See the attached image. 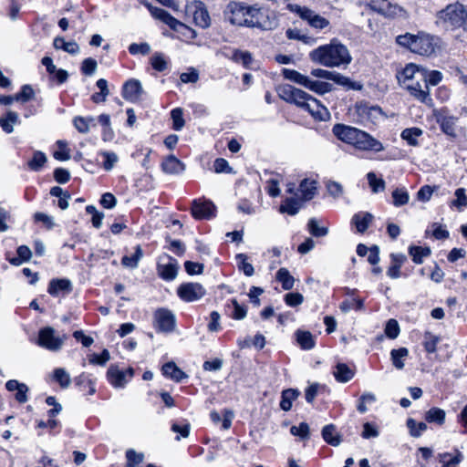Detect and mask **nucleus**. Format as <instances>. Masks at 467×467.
<instances>
[{
    "label": "nucleus",
    "instance_id": "a211bd4d",
    "mask_svg": "<svg viewBox=\"0 0 467 467\" xmlns=\"http://www.w3.org/2000/svg\"><path fill=\"white\" fill-rule=\"evenodd\" d=\"M215 206L212 202L195 200L192 207V214L195 219H210L214 215Z\"/></svg>",
    "mask_w": 467,
    "mask_h": 467
},
{
    "label": "nucleus",
    "instance_id": "864d4df0",
    "mask_svg": "<svg viewBox=\"0 0 467 467\" xmlns=\"http://www.w3.org/2000/svg\"><path fill=\"white\" fill-rule=\"evenodd\" d=\"M283 75H284L285 78L294 81V82H296L299 85H302L304 87L306 86V83L307 78H308L305 75H302L301 73H299L296 70L288 69V68L283 69Z\"/></svg>",
    "mask_w": 467,
    "mask_h": 467
},
{
    "label": "nucleus",
    "instance_id": "a878e982",
    "mask_svg": "<svg viewBox=\"0 0 467 467\" xmlns=\"http://www.w3.org/2000/svg\"><path fill=\"white\" fill-rule=\"evenodd\" d=\"M162 374L177 382L182 381L187 378V375L181 370L174 362H168L161 368Z\"/></svg>",
    "mask_w": 467,
    "mask_h": 467
},
{
    "label": "nucleus",
    "instance_id": "09e8293b",
    "mask_svg": "<svg viewBox=\"0 0 467 467\" xmlns=\"http://www.w3.org/2000/svg\"><path fill=\"white\" fill-rule=\"evenodd\" d=\"M47 158L42 151L36 150L33 154V158L28 161V167L30 170L37 171L45 165Z\"/></svg>",
    "mask_w": 467,
    "mask_h": 467
},
{
    "label": "nucleus",
    "instance_id": "b1692460",
    "mask_svg": "<svg viewBox=\"0 0 467 467\" xmlns=\"http://www.w3.org/2000/svg\"><path fill=\"white\" fill-rule=\"evenodd\" d=\"M150 12L155 18L164 22L171 28H177L178 26H182L180 25V21L173 17L170 13H168L164 9L155 7L150 9Z\"/></svg>",
    "mask_w": 467,
    "mask_h": 467
},
{
    "label": "nucleus",
    "instance_id": "58836bf2",
    "mask_svg": "<svg viewBox=\"0 0 467 467\" xmlns=\"http://www.w3.org/2000/svg\"><path fill=\"white\" fill-rule=\"evenodd\" d=\"M142 255H143V252H142L140 245H137L135 247V253L132 255H130V256L125 255L122 257L121 264L125 267L134 269L138 266L139 262L141 259Z\"/></svg>",
    "mask_w": 467,
    "mask_h": 467
},
{
    "label": "nucleus",
    "instance_id": "0eeeda50",
    "mask_svg": "<svg viewBox=\"0 0 467 467\" xmlns=\"http://www.w3.org/2000/svg\"><path fill=\"white\" fill-rule=\"evenodd\" d=\"M185 14L188 16H192L193 22L197 26L208 28L211 26L209 13L204 4L201 1L194 0L189 2L185 6Z\"/></svg>",
    "mask_w": 467,
    "mask_h": 467
},
{
    "label": "nucleus",
    "instance_id": "c9c22d12",
    "mask_svg": "<svg viewBox=\"0 0 467 467\" xmlns=\"http://www.w3.org/2000/svg\"><path fill=\"white\" fill-rule=\"evenodd\" d=\"M439 458L442 467H458L463 460V455L461 451H457L454 455L448 452L441 453Z\"/></svg>",
    "mask_w": 467,
    "mask_h": 467
},
{
    "label": "nucleus",
    "instance_id": "2eb2a0df",
    "mask_svg": "<svg viewBox=\"0 0 467 467\" xmlns=\"http://www.w3.org/2000/svg\"><path fill=\"white\" fill-rule=\"evenodd\" d=\"M244 5L237 2H231L226 7L225 16L233 25L244 26L245 21H247V19L244 18Z\"/></svg>",
    "mask_w": 467,
    "mask_h": 467
},
{
    "label": "nucleus",
    "instance_id": "dca6fc26",
    "mask_svg": "<svg viewBox=\"0 0 467 467\" xmlns=\"http://www.w3.org/2000/svg\"><path fill=\"white\" fill-rule=\"evenodd\" d=\"M252 23L255 25V27L263 30H272L278 26V18L274 11L266 8H260L259 18L255 22Z\"/></svg>",
    "mask_w": 467,
    "mask_h": 467
},
{
    "label": "nucleus",
    "instance_id": "6ab92c4d",
    "mask_svg": "<svg viewBox=\"0 0 467 467\" xmlns=\"http://www.w3.org/2000/svg\"><path fill=\"white\" fill-rule=\"evenodd\" d=\"M167 263H160L158 265L159 275L166 281H171L176 278L179 270L177 260L167 256Z\"/></svg>",
    "mask_w": 467,
    "mask_h": 467
},
{
    "label": "nucleus",
    "instance_id": "3c124183",
    "mask_svg": "<svg viewBox=\"0 0 467 467\" xmlns=\"http://www.w3.org/2000/svg\"><path fill=\"white\" fill-rule=\"evenodd\" d=\"M392 198L394 206L400 207L409 202L410 195L404 188H397L392 192Z\"/></svg>",
    "mask_w": 467,
    "mask_h": 467
},
{
    "label": "nucleus",
    "instance_id": "9b49d317",
    "mask_svg": "<svg viewBox=\"0 0 467 467\" xmlns=\"http://www.w3.org/2000/svg\"><path fill=\"white\" fill-rule=\"evenodd\" d=\"M178 296L185 302H193L205 295V289L199 283L182 284L177 289Z\"/></svg>",
    "mask_w": 467,
    "mask_h": 467
},
{
    "label": "nucleus",
    "instance_id": "e2e57ef3",
    "mask_svg": "<svg viewBox=\"0 0 467 467\" xmlns=\"http://www.w3.org/2000/svg\"><path fill=\"white\" fill-rule=\"evenodd\" d=\"M376 400V397L374 394L370 393V392H367V393H364L360 398H359V400H358V410L360 412V413H365L368 411V407L367 405L368 404H372L373 402H375Z\"/></svg>",
    "mask_w": 467,
    "mask_h": 467
},
{
    "label": "nucleus",
    "instance_id": "f8f14e48",
    "mask_svg": "<svg viewBox=\"0 0 467 467\" xmlns=\"http://www.w3.org/2000/svg\"><path fill=\"white\" fill-rule=\"evenodd\" d=\"M368 6L388 17H393L403 12V8L397 4H392L389 0H369Z\"/></svg>",
    "mask_w": 467,
    "mask_h": 467
},
{
    "label": "nucleus",
    "instance_id": "393cba45",
    "mask_svg": "<svg viewBox=\"0 0 467 467\" xmlns=\"http://www.w3.org/2000/svg\"><path fill=\"white\" fill-rule=\"evenodd\" d=\"M48 293L52 296H58L60 293L71 291V283L67 279H53L50 281Z\"/></svg>",
    "mask_w": 467,
    "mask_h": 467
},
{
    "label": "nucleus",
    "instance_id": "774afa93",
    "mask_svg": "<svg viewBox=\"0 0 467 467\" xmlns=\"http://www.w3.org/2000/svg\"><path fill=\"white\" fill-rule=\"evenodd\" d=\"M127 467H135L140 463L143 460V455L137 453L133 450H128L126 452Z\"/></svg>",
    "mask_w": 467,
    "mask_h": 467
},
{
    "label": "nucleus",
    "instance_id": "4d7b16f0",
    "mask_svg": "<svg viewBox=\"0 0 467 467\" xmlns=\"http://www.w3.org/2000/svg\"><path fill=\"white\" fill-rule=\"evenodd\" d=\"M94 121L93 118H83V117H76L73 119L74 127L80 133H88L90 130V123Z\"/></svg>",
    "mask_w": 467,
    "mask_h": 467
},
{
    "label": "nucleus",
    "instance_id": "49530a36",
    "mask_svg": "<svg viewBox=\"0 0 467 467\" xmlns=\"http://www.w3.org/2000/svg\"><path fill=\"white\" fill-rule=\"evenodd\" d=\"M308 232L315 237H323L328 234V227L320 226L319 222L316 218H311L307 223Z\"/></svg>",
    "mask_w": 467,
    "mask_h": 467
},
{
    "label": "nucleus",
    "instance_id": "2f4dec72",
    "mask_svg": "<svg viewBox=\"0 0 467 467\" xmlns=\"http://www.w3.org/2000/svg\"><path fill=\"white\" fill-rule=\"evenodd\" d=\"M333 375L338 382H348L354 377V371L346 364L338 363L335 367Z\"/></svg>",
    "mask_w": 467,
    "mask_h": 467
},
{
    "label": "nucleus",
    "instance_id": "72a5a7b5",
    "mask_svg": "<svg viewBox=\"0 0 467 467\" xmlns=\"http://www.w3.org/2000/svg\"><path fill=\"white\" fill-rule=\"evenodd\" d=\"M323 439L332 446H338L341 442V438L336 430L335 425H326L322 430Z\"/></svg>",
    "mask_w": 467,
    "mask_h": 467
},
{
    "label": "nucleus",
    "instance_id": "bf43d9fd",
    "mask_svg": "<svg viewBox=\"0 0 467 467\" xmlns=\"http://www.w3.org/2000/svg\"><path fill=\"white\" fill-rule=\"evenodd\" d=\"M57 145L58 150L53 154L54 158L57 161H67L70 159L69 150L67 143L64 140H57Z\"/></svg>",
    "mask_w": 467,
    "mask_h": 467
},
{
    "label": "nucleus",
    "instance_id": "c85d7f7f",
    "mask_svg": "<svg viewBox=\"0 0 467 467\" xmlns=\"http://www.w3.org/2000/svg\"><path fill=\"white\" fill-rule=\"evenodd\" d=\"M424 418L425 420L429 423H435L439 426H441L445 422L446 412L442 409L432 407L425 412Z\"/></svg>",
    "mask_w": 467,
    "mask_h": 467
},
{
    "label": "nucleus",
    "instance_id": "c03bdc74",
    "mask_svg": "<svg viewBox=\"0 0 467 467\" xmlns=\"http://www.w3.org/2000/svg\"><path fill=\"white\" fill-rule=\"evenodd\" d=\"M53 379L62 389H67L71 384L69 373L63 368H57L53 372Z\"/></svg>",
    "mask_w": 467,
    "mask_h": 467
},
{
    "label": "nucleus",
    "instance_id": "ea45409f",
    "mask_svg": "<svg viewBox=\"0 0 467 467\" xmlns=\"http://www.w3.org/2000/svg\"><path fill=\"white\" fill-rule=\"evenodd\" d=\"M440 341L441 337L439 336L434 335L430 331H426L423 335L422 345L428 353H434Z\"/></svg>",
    "mask_w": 467,
    "mask_h": 467
},
{
    "label": "nucleus",
    "instance_id": "f704fd0d",
    "mask_svg": "<svg viewBox=\"0 0 467 467\" xmlns=\"http://www.w3.org/2000/svg\"><path fill=\"white\" fill-rule=\"evenodd\" d=\"M19 120V116L16 112L8 110L5 117L0 118V127L6 133L14 131V125Z\"/></svg>",
    "mask_w": 467,
    "mask_h": 467
},
{
    "label": "nucleus",
    "instance_id": "4c0bfd02",
    "mask_svg": "<svg viewBox=\"0 0 467 467\" xmlns=\"http://www.w3.org/2000/svg\"><path fill=\"white\" fill-rule=\"evenodd\" d=\"M431 251L429 247L410 246L409 254L411 256L415 264H422L423 259L431 254Z\"/></svg>",
    "mask_w": 467,
    "mask_h": 467
},
{
    "label": "nucleus",
    "instance_id": "5fc2aeb1",
    "mask_svg": "<svg viewBox=\"0 0 467 467\" xmlns=\"http://www.w3.org/2000/svg\"><path fill=\"white\" fill-rule=\"evenodd\" d=\"M99 155L103 158L102 167L106 171H111L119 161L117 154L112 151H101Z\"/></svg>",
    "mask_w": 467,
    "mask_h": 467
},
{
    "label": "nucleus",
    "instance_id": "c756f323",
    "mask_svg": "<svg viewBox=\"0 0 467 467\" xmlns=\"http://www.w3.org/2000/svg\"><path fill=\"white\" fill-rule=\"evenodd\" d=\"M409 357V349L407 348H400L390 351V359L392 365L399 370L405 367V360Z\"/></svg>",
    "mask_w": 467,
    "mask_h": 467
},
{
    "label": "nucleus",
    "instance_id": "bb28decb",
    "mask_svg": "<svg viewBox=\"0 0 467 467\" xmlns=\"http://www.w3.org/2000/svg\"><path fill=\"white\" fill-rule=\"evenodd\" d=\"M301 199L295 197L286 198L280 205L279 212L282 213H288L289 215H296L302 207Z\"/></svg>",
    "mask_w": 467,
    "mask_h": 467
},
{
    "label": "nucleus",
    "instance_id": "e433bc0d",
    "mask_svg": "<svg viewBox=\"0 0 467 467\" xmlns=\"http://www.w3.org/2000/svg\"><path fill=\"white\" fill-rule=\"evenodd\" d=\"M305 88L319 95L327 93L332 90V85L330 83L319 80H312L309 78H307Z\"/></svg>",
    "mask_w": 467,
    "mask_h": 467
},
{
    "label": "nucleus",
    "instance_id": "a18cd8bd",
    "mask_svg": "<svg viewBox=\"0 0 467 467\" xmlns=\"http://www.w3.org/2000/svg\"><path fill=\"white\" fill-rule=\"evenodd\" d=\"M407 427L410 431V434L414 438H419L421 434L426 431L427 424L425 422H417L414 419L410 418L407 420Z\"/></svg>",
    "mask_w": 467,
    "mask_h": 467
},
{
    "label": "nucleus",
    "instance_id": "6e6552de",
    "mask_svg": "<svg viewBox=\"0 0 467 467\" xmlns=\"http://www.w3.org/2000/svg\"><path fill=\"white\" fill-rule=\"evenodd\" d=\"M292 10L313 28L324 29L329 26V21L327 18L321 16L308 7L296 5Z\"/></svg>",
    "mask_w": 467,
    "mask_h": 467
},
{
    "label": "nucleus",
    "instance_id": "20e7f679",
    "mask_svg": "<svg viewBox=\"0 0 467 467\" xmlns=\"http://www.w3.org/2000/svg\"><path fill=\"white\" fill-rule=\"evenodd\" d=\"M435 18L436 25L445 29L462 28L467 31V5L459 1L449 4L438 11Z\"/></svg>",
    "mask_w": 467,
    "mask_h": 467
},
{
    "label": "nucleus",
    "instance_id": "f257e3e1",
    "mask_svg": "<svg viewBox=\"0 0 467 467\" xmlns=\"http://www.w3.org/2000/svg\"><path fill=\"white\" fill-rule=\"evenodd\" d=\"M277 93L285 101L294 103L299 108L307 110L317 120L326 121L330 118L328 109L319 100L292 85L285 84L279 86Z\"/></svg>",
    "mask_w": 467,
    "mask_h": 467
},
{
    "label": "nucleus",
    "instance_id": "69168bd1",
    "mask_svg": "<svg viewBox=\"0 0 467 467\" xmlns=\"http://www.w3.org/2000/svg\"><path fill=\"white\" fill-rule=\"evenodd\" d=\"M86 212L88 214L92 215V224L96 228H99L102 224V220L104 218V214L101 212L97 211L96 207L93 205H88L86 207Z\"/></svg>",
    "mask_w": 467,
    "mask_h": 467
},
{
    "label": "nucleus",
    "instance_id": "473e14b6",
    "mask_svg": "<svg viewBox=\"0 0 467 467\" xmlns=\"http://www.w3.org/2000/svg\"><path fill=\"white\" fill-rule=\"evenodd\" d=\"M53 45L56 49H62L71 55H77L80 50L79 46L75 41L67 42L63 37L60 36H57L54 39Z\"/></svg>",
    "mask_w": 467,
    "mask_h": 467
},
{
    "label": "nucleus",
    "instance_id": "79ce46f5",
    "mask_svg": "<svg viewBox=\"0 0 467 467\" xmlns=\"http://www.w3.org/2000/svg\"><path fill=\"white\" fill-rule=\"evenodd\" d=\"M276 279L282 284L285 290H290L295 284V278L286 268H280L276 273Z\"/></svg>",
    "mask_w": 467,
    "mask_h": 467
},
{
    "label": "nucleus",
    "instance_id": "680f3d73",
    "mask_svg": "<svg viewBox=\"0 0 467 467\" xmlns=\"http://www.w3.org/2000/svg\"><path fill=\"white\" fill-rule=\"evenodd\" d=\"M423 73L425 77L424 80L428 88L429 85H438L442 79V74L438 70L427 71L426 69L423 68Z\"/></svg>",
    "mask_w": 467,
    "mask_h": 467
},
{
    "label": "nucleus",
    "instance_id": "f03ea898",
    "mask_svg": "<svg viewBox=\"0 0 467 467\" xmlns=\"http://www.w3.org/2000/svg\"><path fill=\"white\" fill-rule=\"evenodd\" d=\"M311 60L327 67H338L350 64L352 57L348 47L337 38L322 45L309 54Z\"/></svg>",
    "mask_w": 467,
    "mask_h": 467
},
{
    "label": "nucleus",
    "instance_id": "a19ab883",
    "mask_svg": "<svg viewBox=\"0 0 467 467\" xmlns=\"http://www.w3.org/2000/svg\"><path fill=\"white\" fill-rule=\"evenodd\" d=\"M455 199L450 203L451 207H455L459 212L467 207V195L464 188H458L455 192Z\"/></svg>",
    "mask_w": 467,
    "mask_h": 467
},
{
    "label": "nucleus",
    "instance_id": "5701e85b",
    "mask_svg": "<svg viewBox=\"0 0 467 467\" xmlns=\"http://www.w3.org/2000/svg\"><path fill=\"white\" fill-rule=\"evenodd\" d=\"M232 60H234L236 63H242V65L245 68H255V62L252 57V54L248 51H242L238 49H234L232 53V56L230 57Z\"/></svg>",
    "mask_w": 467,
    "mask_h": 467
},
{
    "label": "nucleus",
    "instance_id": "de8ad7c7",
    "mask_svg": "<svg viewBox=\"0 0 467 467\" xmlns=\"http://www.w3.org/2000/svg\"><path fill=\"white\" fill-rule=\"evenodd\" d=\"M422 134L419 128L406 129L401 132V138L411 146L418 145V138Z\"/></svg>",
    "mask_w": 467,
    "mask_h": 467
},
{
    "label": "nucleus",
    "instance_id": "423d86ee",
    "mask_svg": "<svg viewBox=\"0 0 467 467\" xmlns=\"http://www.w3.org/2000/svg\"><path fill=\"white\" fill-rule=\"evenodd\" d=\"M67 339V334H59L54 327H45L39 330L36 343L45 349L57 352L63 348Z\"/></svg>",
    "mask_w": 467,
    "mask_h": 467
},
{
    "label": "nucleus",
    "instance_id": "412c9836",
    "mask_svg": "<svg viewBox=\"0 0 467 467\" xmlns=\"http://www.w3.org/2000/svg\"><path fill=\"white\" fill-rule=\"evenodd\" d=\"M162 171L170 174H178L185 170V165L175 156L170 155L161 164Z\"/></svg>",
    "mask_w": 467,
    "mask_h": 467
},
{
    "label": "nucleus",
    "instance_id": "f3484780",
    "mask_svg": "<svg viewBox=\"0 0 467 467\" xmlns=\"http://www.w3.org/2000/svg\"><path fill=\"white\" fill-rule=\"evenodd\" d=\"M143 94L142 85L140 80L129 79L122 88V97L130 102H137Z\"/></svg>",
    "mask_w": 467,
    "mask_h": 467
},
{
    "label": "nucleus",
    "instance_id": "4be33fe9",
    "mask_svg": "<svg viewBox=\"0 0 467 467\" xmlns=\"http://www.w3.org/2000/svg\"><path fill=\"white\" fill-rule=\"evenodd\" d=\"M299 192L302 202L310 201L317 193V182L309 179L303 180L299 184Z\"/></svg>",
    "mask_w": 467,
    "mask_h": 467
},
{
    "label": "nucleus",
    "instance_id": "cd10ccee",
    "mask_svg": "<svg viewBox=\"0 0 467 467\" xmlns=\"http://www.w3.org/2000/svg\"><path fill=\"white\" fill-rule=\"evenodd\" d=\"M373 220V215L369 213H358L352 217V223L355 224L358 233H364Z\"/></svg>",
    "mask_w": 467,
    "mask_h": 467
},
{
    "label": "nucleus",
    "instance_id": "603ef678",
    "mask_svg": "<svg viewBox=\"0 0 467 467\" xmlns=\"http://www.w3.org/2000/svg\"><path fill=\"white\" fill-rule=\"evenodd\" d=\"M235 258L239 270L243 271L246 276H252L254 273V268L247 262V255L244 254H238Z\"/></svg>",
    "mask_w": 467,
    "mask_h": 467
},
{
    "label": "nucleus",
    "instance_id": "9d476101",
    "mask_svg": "<svg viewBox=\"0 0 467 467\" xmlns=\"http://www.w3.org/2000/svg\"><path fill=\"white\" fill-rule=\"evenodd\" d=\"M423 67L410 63L408 64L400 72L398 73L397 78L399 83L403 88H410L413 89L410 82L418 80H424Z\"/></svg>",
    "mask_w": 467,
    "mask_h": 467
},
{
    "label": "nucleus",
    "instance_id": "7c9ffc66",
    "mask_svg": "<svg viewBox=\"0 0 467 467\" xmlns=\"http://www.w3.org/2000/svg\"><path fill=\"white\" fill-rule=\"evenodd\" d=\"M299 395V390L296 389H287L283 390L281 395L280 408L285 411L290 410L293 401L296 400Z\"/></svg>",
    "mask_w": 467,
    "mask_h": 467
},
{
    "label": "nucleus",
    "instance_id": "37998d69",
    "mask_svg": "<svg viewBox=\"0 0 467 467\" xmlns=\"http://www.w3.org/2000/svg\"><path fill=\"white\" fill-rule=\"evenodd\" d=\"M296 339L298 344L303 349H312L315 347V340L313 335L308 331L296 332Z\"/></svg>",
    "mask_w": 467,
    "mask_h": 467
},
{
    "label": "nucleus",
    "instance_id": "aec40b11",
    "mask_svg": "<svg viewBox=\"0 0 467 467\" xmlns=\"http://www.w3.org/2000/svg\"><path fill=\"white\" fill-rule=\"evenodd\" d=\"M107 379L114 388H124L128 382L126 373L116 366H110L107 372Z\"/></svg>",
    "mask_w": 467,
    "mask_h": 467
},
{
    "label": "nucleus",
    "instance_id": "8fccbe9b",
    "mask_svg": "<svg viewBox=\"0 0 467 467\" xmlns=\"http://www.w3.org/2000/svg\"><path fill=\"white\" fill-rule=\"evenodd\" d=\"M331 80L337 84L346 87L348 89H360L361 86L358 83L352 82L349 78L345 77L337 72H333Z\"/></svg>",
    "mask_w": 467,
    "mask_h": 467
},
{
    "label": "nucleus",
    "instance_id": "39448f33",
    "mask_svg": "<svg viewBox=\"0 0 467 467\" xmlns=\"http://www.w3.org/2000/svg\"><path fill=\"white\" fill-rule=\"evenodd\" d=\"M397 43L421 56H431L434 53L436 46L434 37L424 32H419L417 35L410 33L400 35L397 36Z\"/></svg>",
    "mask_w": 467,
    "mask_h": 467
},
{
    "label": "nucleus",
    "instance_id": "7ed1b4c3",
    "mask_svg": "<svg viewBox=\"0 0 467 467\" xmlns=\"http://www.w3.org/2000/svg\"><path fill=\"white\" fill-rule=\"evenodd\" d=\"M333 133L338 140L359 150L379 152L385 150L383 144L373 136L351 126L337 124L333 128Z\"/></svg>",
    "mask_w": 467,
    "mask_h": 467
},
{
    "label": "nucleus",
    "instance_id": "6e6d98bb",
    "mask_svg": "<svg viewBox=\"0 0 467 467\" xmlns=\"http://www.w3.org/2000/svg\"><path fill=\"white\" fill-rule=\"evenodd\" d=\"M367 179L373 192L376 193L385 190V182L382 179L377 178L374 172H368L367 174Z\"/></svg>",
    "mask_w": 467,
    "mask_h": 467
},
{
    "label": "nucleus",
    "instance_id": "1a4fd4ad",
    "mask_svg": "<svg viewBox=\"0 0 467 467\" xmlns=\"http://www.w3.org/2000/svg\"><path fill=\"white\" fill-rule=\"evenodd\" d=\"M154 326L160 332H172L176 326L175 316L168 309L160 308L154 313Z\"/></svg>",
    "mask_w": 467,
    "mask_h": 467
},
{
    "label": "nucleus",
    "instance_id": "338daca9",
    "mask_svg": "<svg viewBox=\"0 0 467 467\" xmlns=\"http://www.w3.org/2000/svg\"><path fill=\"white\" fill-rule=\"evenodd\" d=\"M110 359V354L109 350L104 349L100 355L92 354L88 361L90 364L104 366Z\"/></svg>",
    "mask_w": 467,
    "mask_h": 467
},
{
    "label": "nucleus",
    "instance_id": "4468645a",
    "mask_svg": "<svg viewBox=\"0 0 467 467\" xmlns=\"http://www.w3.org/2000/svg\"><path fill=\"white\" fill-rule=\"evenodd\" d=\"M410 85L413 88H405L410 94L414 97L417 100L426 104V105H431L432 99L430 96V90L427 87V84L425 83V80H418L415 79L414 81L410 82Z\"/></svg>",
    "mask_w": 467,
    "mask_h": 467
},
{
    "label": "nucleus",
    "instance_id": "13d9d810",
    "mask_svg": "<svg viewBox=\"0 0 467 467\" xmlns=\"http://www.w3.org/2000/svg\"><path fill=\"white\" fill-rule=\"evenodd\" d=\"M364 307V303L362 299L353 298L352 300H346L341 303L339 308L342 312L348 313L351 309L362 310Z\"/></svg>",
    "mask_w": 467,
    "mask_h": 467
},
{
    "label": "nucleus",
    "instance_id": "ddd939ff",
    "mask_svg": "<svg viewBox=\"0 0 467 467\" xmlns=\"http://www.w3.org/2000/svg\"><path fill=\"white\" fill-rule=\"evenodd\" d=\"M434 116L437 122L440 124L441 130L450 137H456V127L458 118L449 115L445 109L435 111Z\"/></svg>",
    "mask_w": 467,
    "mask_h": 467
},
{
    "label": "nucleus",
    "instance_id": "0e129e2a",
    "mask_svg": "<svg viewBox=\"0 0 467 467\" xmlns=\"http://www.w3.org/2000/svg\"><path fill=\"white\" fill-rule=\"evenodd\" d=\"M290 432L294 436H298L302 440H307L309 438V426L306 422H301L298 426H292Z\"/></svg>",
    "mask_w": 467,
    "mask_h": 467
},
{
    "label": "nucleus",
    "instance_id": "052dcab7",
    "mask_svg": "<svg viewBox=\"0 0 467 467\" xmlns=\"http://www.w3.org/2000/svg\"><path fill=\"white\" fill-rule=\"evenodd\" d=\"M171 117L172 119V127L175 130H181L184 127L183 112L181 108L171 110Z\"/></svg>",
    "mask_w": 467,
    "mask_h": 467
}]
</instances>
